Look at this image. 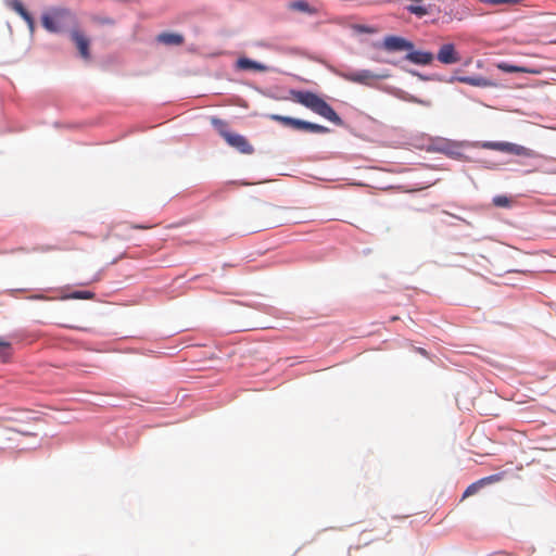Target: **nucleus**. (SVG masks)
Segmentation results:
<instances>
[{"label":"nucleus","mask_w":556,"mask_h":556,"mask_svg":"<svg viewBox=\"0 0 556 556\" xmlns=\"http://www.w3.org/2000/svg\"><path fill=\"white\" fill-rule=\"evenodd\" d=\"M41 24L49 33L70 31L77 35L76 18L74 14L64 8H50L41 15Z\"/></svg>","instance_id":"nucleus-1"},{"label":"nucleus","mask_w":556,"mask_h":556,"mask_svg":"<svg viewBox=\"0 0 556 556\" xmlns=\"http://www.w3.org/2000/svg\"><path fill=\"white\" fill-rule=\"evenodd\" d=\"M292 97L295 102L304 105L336 125L342 124V119L336 111L318 94L311 91H293Z\"/></svg>","instance_id":"nucleus-2"},{"label":"nucleus","mask_w":556,"mask_h":556,"mask_svg":"<svg viewBox=\"0 0 556 556\" xmlns=\"http://www.w3.org/2000/svg\"><path fill=\"white\" fill-rule=\"evenodd\" d=\"M289 208L283 206H277L274 204H264L257 212V218L266 227H277L289 223L291 218L288 216Z\"/></svg>","instance_id":"nucleus-3"},{"label":"nucleus","mask_w":556,"mask_h":556,"mask_svg":"<svg viewBox=\"0 0 556 556\" xmlns=\"http://www.w3.org/2000/svg\"><path fill=\"white\" fill-rule=\"evenodd\" d=\"M213 125L218 129L225 141L240 153L252 154L254 152V148L249 140L242 135L226 129V124L223 121L214 118Z\"/></svg>","instance_id":"nucleus-4"},{"label":"nucleus","mask_w":556,"mask_h":556,"mask_svg":"<svg viewBox=\"0 0 556 556\" xmlns=\"http://www.w3.org/2000/svg\"><path fill=\"white\" fill-rule=\"evenodd\" d=\"M270 119L281 123L283 126L291 127L296 130L316 132V134H327L329 132V128L323 125L314 124L311 122L282 116L278 114H271Z\"/></svg>","instance_id":"nucleus-5"},{"label":"nucleus","mask_w":556,"mask_h":556,"mask_svg":"<svg viewBox=\"0 0 556 556\" xmlns=\"http://www.w3.org/2000/svg\"><path fill=\"white\" fill-rule=\"evenodd\" d=\"M481 147L489 150L506 152L526 157H532L534 155L532 150L511 142L485 141L481 144Z\"/></svg>","instance_id":"nucleus-6"},{"label":"nucleus","mask_w":556,"mask_h":556,"mask_svg":"<svg viewBox=\"0 0 556 556\" xmlns=\"http://www.w3.org/2000/svg\"><path fill=\"white\" fill-rule=\"evenodd\" d=\"M406 11L410 14L416 15L418 18L426 16H435L439 11L435 4L427 3L425 0H409V3L405 7Z\"/></svg>","instance_id":"nucleus-7"},{"label":"nucleus","mask_w":556,"mask_h":556,"mask_svg":"<svg viewBox=\"0 0 556 556\" xmlns=\"http://www.w3.org/2000/svg\"><path fill=\"white\" fill-rule=\"evenodd\" d=\"M404 60L416 65L425 66L432 63L434 60V54L430 51L416 49L412 42V48L407 49Z\"/></svg>","instance_id":"nucleus-8"},{"label":"nucleus","mask_w":556,"mask_h":556,"mask_svg":"<svg viewBox=\"0 0 556 556\" xmlns=\"http://www.w3.org/2000/svg\"><path fill=\"white\" fill-rule=\"evenodd\" d=\"M378 48H381L388 52H407V49L412 48V41L406 40L403 37H386V39L377 45Z\"/></svg>","instance_id":"nucleus-9"},{"label":"nucleus","mask_w":556,"mask_h":556,"mask_svg":"<svg viewBox=\"0 0 556 556\" xmlns=\"http://www.w3.org/2000/svg\"><path fill=\"white\" fill-rule=\"evenodd\" d=\"M437 59L442 64L450 65L459 62L460 55L453 43H445L439 49Z\"/></svg>","instance_id":"nucleus-10"},{"label":"nucleus","mask_w":556,"mask_h":556,"mask_svg":"<svg viewBox=\"0 0 556 556\" xmlns=\"http://www.w3.org/2000/svg\"><path fill=\"white\" fill-rule=\"evenodd\" d=\"M288 9L290 11L306 14V15H314L317 13V8L306 0L291 1L288 4Z\"/></svg>","instance_id":"nucleus-11"},{"label":"nucleus","mask_w":556,"mask_h":556,"mask_svg":"<svg viewBox=\"0 0 556 556\" xmlns=\"http://www.w3.org/2000/svg\"><path fill=\"white\" fill-rule=\"evenodd\" d=\"M236 67L241 71L265 72L267 66L248 58H239Z\"/></svg>","instance_id":"nucleus-12"},{"label":"nucleus","mask_w":556,"mask_h":556,"mask_svg":"<svg viewBox=\"0 0 556 556\" xmlns=\"http://www.w3.org/2000/svg\"><path fill=\"white\" fill-rule=\"evenodd\" d=\"M8 5L20 14L24 21L28 24L30 31H34V20L29 12L25 9L24 4L20 0H10Z\"/></svg>","instance_id":"nucleus-13"},{"label":"nucleus","mask_w":556,"mask_h":556,"mask_svg":"<svg viewBox=\"0 0 556 556\" xmlns=\"http://www.w3.org/2000/svg\"><path fill=\"white\" fill-rule=\"evenodd\" d=\"M346 77L353 83L367 84L370 80L378 78L379 76L369 70H362L355 73H351Z\"/></svg>","instance_id":"nucleus-14"},{"label":"nucleus","mask_w":556,"mask_h":556,"mask_svg":"<svg viewBox=\"0 0 556 556\" xmlns=\"http://www.w3.org/2000/svg\"><path fill=\"white\" fill-rule=\"evenodd\" d=\"M457 80L473 87H491L493 84L486 78L481 76H463L457 77Z\"/></svg>","instance_id":"nucleus-15"},{"label":"nucleus","mask_w":556,"mask_h":556,"mask_svg":"<svg viewBox=\"0 0 556 556\" xmlns=\"http://www.w3.org/2000/svg\"><path fill=\"white\" fill-rule=\"evenodd\" d=\"M496 67L505 73H530V74H539V71L531 70L525 66L511 65L506 62H500L496 64Z\"/></svg>","instance_id":"nucleus-16"},{"label":"nucleus","mask_w":556,"mask_h":556,"mask_svg":"<svg viewBox=\"0 0 556 556\" xmlns=\"http://www.w3.org/2000/svg\"><path fill=\"white\" fill-rule=\"evenodd\" d=\"M75 41V46L78 49L81 58L88 59L89 58V38L88 37H73Z\"/></svg>","instance_id":"nucleus-17"},{"label":"nucleus","mask_w":556,"mask_h":556,"mask_svg":"<svg viewBox=\"0 0 556 556\" xmlns=\"http://www.w3.org/2000/svg\"><path fill=\"white\" fill-rule=\"evenodd\" d=\"M157 41L165 46H180L184 42V37H157Z\"/></svg>","instance_id":"nucleus-18"},{"label":"nucleus","mask_w":556,"mask_h":556,"mask_svg":"<svg viewBox=\"0 0 556 556\" xmlns=\"http://www.w3.org/2000/svg\"><path fill=\"white\" fill-rule=\"evenodd\" d=\"M11 354V343L0 339V357H2L4 361L10 356Z\"/></svg>","instance_id":"nucleus-19"},{"label":"nucleus","mask_w":556,"mask_h":556,"mask_svg":"<svg viewBox=\"0 0 556 556\" xmlns=\"http://www.w3.org/2000/svg\"><path fill=\"white\" fill-rule=\"evenodd\" d=\"M482 483L481 481H477V482H473L471 483L464 492L463 494V497H468V496H471L473 494H476L481 488H482Z\"/></svg>","instance_id":"nucleus-20"},{"label":"nucleus","mask_w":556,"mask_h":556,"mask_svg":"<svg viewBox=\"0 0 556 556\" xmlns=\"http://www.w3.org/2000/svg\"><path fill=\"white\" fill-rule=\"evenodd\" d=\"M352 30L355 33H375L376 29L364 24H353Z\"/></svg>","instance_id":"nucleus-21"},{"label":"nucleus","mask_w":556,"mask_h":556,"mask_svg":"<svg viewBox=\"0 0 556 556\" xmlns=\"http://www.w3.org/2000/svg\"><path fill=\"white\" fill-rule=\"evenodd\" d=\"M481 2H484L490 5H497V4H517L520 2V0H480Z\"/></svg>","instance_id":"nucleus-22"},{"label":"nucleus","mask_w":556,"mask_h":556,"mask_svg":"<svg viewBox=\"0 0 556 556\" xmlns=\"http://www.w3.org/2000/svg\"><path fill=\"white\" fill-rule=\"evenodd\" d=\"M502 479V473H495V475H491L489 477H485V478H482L480 479L482 485H485V484H490V483H493V482H497Z\"/></svg>","instance_id":"nucleus-23"},{"label":"nucleus","mask_w":556,"mask_h":556,"mask_svg":"<svg viewBox=\"0 0 556 556\" xmlns=\"http://www.w3.org/2000/svg\"><path fill=\"white\" fill-rule=\"evenodd\" d=\"M493 203L496 206L504 207V206H507L509 204V200L506 197H495L494 200H493Z\"/></svg>","instance_id":"nucleus-24"},{"label":"nucleus","mask_w":556,"mask_h":556,"mask_svg":"<svg viewBox=\"0 0 556 556\" xmlns=\"http://www.w3.org/2000/svg\"><path fill=\"white\" fill-rule=\"evenodd\" d=\"M72 298L74 299H90L92 298V293L89 291H77L74 292Z\"/></svg>","instance_id":"nucleus-25"},{"label":"nucleus","mask_w":556,"mask_h":556,"mask_svg":"<svg viewBox=\"0 0 556 556\" xmlns=\"http://www.w3.org/2000/svg\"><path fill=\"white\" fill-rule=\"evenodd\" d=\"M417 351H418V353H420L421 355L427 356V351H426L425 349L419 348V349H417Z\"/></svg>","instance_id":"nucleus-26"},{"label":"nucleus","mask_w":556,"mask_h":556,"mask_svg":"<svg viewBox=\"0 0 556 556\" xmlns=\"http://www.w3.org/2000/svg\"><path fill=\"white\" fill-rule=\"evenodd\" d=\"M38 251H50V250H53L52 247H46V248H38L37 249Z\"/></svg>","instance_id":"nucleus-27"},{"label":"nucleus","mask_w":556,"mask_h":556,"mask_svg":"<svg viewBox=\"0 0 556 556\" xmlns=\"http://www.w3.org/2000/svg\"><path fill=\"white\" fill-rule=\"evenodd\" d=\"M134 228L146 229L147 227H144V226H134Z\"/></svg>","instance_id":"nucleus-28"},{"label":"nucleus","mask_w":556,"mask_h":556,"mask_svg":"<svg viewBox=\"0 0 556 556\" xmlns=\"http://www.w3.org/2000/svg\"><path fill=\"white\" fill-rule=\"evenodd\" d=\"M552 43H556V40H555V41H552Z\"/></svg>","instance_id":"nucleus-29"}]
</instances>
